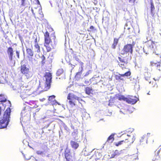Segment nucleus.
Returning <instances> with one entry per match:
<instances>
[{"mask_svg":"<svg viewBox=\"0 0 161 161\" xmlns=\"http://www.w3.org/2000/svg\"><path fill=\"white\" fill-rule=\"evenodd\" d=\"M118 58L119 61H118L117 62L118 64L120 67L123 68V66H124L127 64L128 61L125 59V57L121 56L119 57Z\"/></svg>","mask_w":161,"mask_h":161,"instance_id":"14","label":"nucleus"},{"mask_svg":"<svg viewBox=\"0 0 161 161\" xmlns=\"http://www.w3.org/2000/svg\"><path fill=\"white\" fill-rule=\"evenodd\" d=\"M26 52L27 57L29 58H32L34 55L33 51L30 48H26Z\"/></svg>","mask_w":161,"mask_h":161,"instance_id":"19","label":"nucleus"},{"mask_svg":"<svg viewBox=\"0 0 161 161\" xmlns=\"http://www.w3.org/2000/svg\"><path fill=\"white\" fill-rule=\"evenodd\" d=\"M8 107L4 112L3 118L0 120V129L6 128L9 121V118L11 110L10 107L11 104L10 101H8L7 102Z\"/></svg>","mask_w":161,"mask_h":161,"instance_id":"1","label":"nucleus"},{"mask_svg":"<svg viewBox=\"0 0 161 161\" xmlns=\"http://www.w3.org/2000/svg\"><path fill=\"white\" fill-rule=\"evenodd\" d=\"M102 157V154L98 152H95L94 154L91 157L92 160H99Z\"/></svg>","mask_w":161,"mask_h":161,"instance_id":"18","label":"nucleus"},{"mask_svg":"<svg viewBox=\"0 0 161 161\" xmlns=\"http://www.w3.org/2000/svg\"><path fill=\"white\" fill-rule=\"evenodd\" d=\"M158 11H157L158 12Z\"/></svg>","mask_w":161,"mask_h":161,"instance_id":"49","label":"nucleus"},{"mask_svg":"<svg viewBox=\"0 0 161 161\" xmlns=\"http://www.w3.org/2000/svg\"><path fill=\"white\" fill-rule=\"evenodd\" d=\"M16 54L17 56V58H19V52L18 51H16Z\"/></svg>","mask_w":161,"mask_h":161,"instance_id":"39","label":"nucleus"},{"mask_svg":"<svg viewBox=\"0 0 161 161\" xmlns=\"http://www.w3.org/2000/svg\"><path fill=\"white\" fill-rule=\"evenodd\" d=\"M53 39H54V40H55L56 38V36L54 34V33L53 34Z\"/></svg>","mask_w":161,"mask_h":161,"instance_id":"45","label":"nucleus"},{"mask_svg":"<svg viewBox=\"0 0 161 161\" xmlns=\"http://www.w3.org/2000/svg\"><path fill=\"white\" fill-rule=\"evenodd\" d=\"M74 59L72 61V64L73 66H75V65H76L78 64L77 63H76V61H77L78 63H79L80 61V59L78 58V56H75L74 57Z\"/></svg>","mask_w":161,"mask_h":161,"instance_id":"24","label":"nucleus"},{"mask_svg":"<svg viewBox=\"0 0 161 161\" xmlns=\"http://www.w3.org/2000/svg\"><path fill=\"white\" fill-rule=\"evenodd\" d=\"M121 137L123 138V141L125 143L130 144L133 143L135 140L136 138L135 133L132 132L130 135L123 134L122 135Z\"/></svg>","mask_w":161,"mask_h":161,"instance_id":"6","label":"nucleus"},{"mask_svg":"<svg viewBox=\"0 0 161 161\" xmlns=\"http://www.w3.org/2000/svg\"><path fill=\"white\" fill-rule=\"evenodd\" d=\"M55 96L53 95L49 97L48 101L50 102V103H56V101L55 99Z\"/></svg>","mask_w":161,"mask_h":161,"instance_id":"25","label":"nucleus"},{"mask_svg":"<svg viewBox=\"0 0 161 161\" xmlns=\"http://www.w3.org/2000/svg\"><path fill=\"white\" fill-rule=\"evenodd\" d=\"M70 144L72 148L74 149H76L79 146V143L74 141H71Z\"/></svg>","mask_w":161,"mask_h":161,"instance_id":"22","label":"nucleus"},{"mask_svg":"<svg viewBox=\"0 0 161 161\" xmlns=\"http://www.w3.org/2000/svg\"><path fill=\"white\" fill-rule=\"evenodd\" d=\"M64 155L67 161H70L74 158L75 152L73 153L71 152V150L67 147L64 151Z\"/></svg>","mask_w":161,"mask_h":161,"instance_id":"9","label":"nucleus"},{"mask_svg":"<svg viewBox=\"0 0 161 161\" xmlns=\"http://www.w3.org/2000/svg\"><path fill=\"white\" fill-rule=\"evenodd\" d=\"M44 45L46 48L47 52H49L51 51L52 47L49 46V44L52 42V40L51 39L49 33L46 31L44 33Z\"/></svg>","mask_w":161,"mask_h":161,"instance_id":"7","label":"nucleus"},{"mask_svg":"<svg viewBox=\"0 0 161 161\" xmlns=\"http://www.w3.org/2000/svg\"><path fill=\"white\" fill-rule=\"evenodd\" d=\"M34 42L35 44H38V41L37 38H36L35 39Z\"/></svg>","mask_w":161,"mask_h":161,"instance_id":"42","label":"nucleus"},{"mask_svg":"<svg viewBox=\"0 0 161 161\" xmlns=\"http://www.w3.org/2000/svg\"><path fill=\"white\" fill-rule=\"evenodd\" d=\"M122 77H124L123 75H122V74H120L116 75L115 76V79L119 81H120L121 80H122V81L124 80V79L122 78Z\"/></svg>","mask_w":161,"mask_h":161,"instance_id":"26","label":"nucleus"},{"mask_svg":"<svg viewBox=\"0 0 161 161\" xmlns=\"http://www.w3.org/2000/svg\"><path fill=\"white\" fill-rule=\"evenodd\" d=\"M25 0H21V5H24V3L25 2Z\"/></svg>","mask_w":161,"mask_h":161,"instance_id":"44","label":"nucleus"},{"mask_svg":"<svg viewBox=\"0 0 161 161\" xmlns=\"http://www.w3.org/2000/svg\"><path fill=\"white\" fill-rule=\"evenodd\" d=\"M85 91L86 93L88 95L91 94H93V91L92 87H86L85 88Z\"/></svg>","mask_w":161,"mask_h":161,"instance_id":"20","label":"nucleus"},{"mask_svg":"<svg viewBox=\"0 0 161 161\" xmlns=\"http://www.w3.org/2000/svg\"><path fill=\"white\" fill-rule=\"evenodd\" d=\"M148 138L147 135L143 136L140 140V144H142L145 143H147Z\"/></svg>","mask_w":161,"mask_h":161,"instance_id":"21","label":"nucleus"},{"mask_svg":"<svg viewBox=\"0 0 161 161\" xmlns=\"http://www.w3.org/2000/svg\"><path fill=\"white\" fill-rule=\"evenodd\" d=\"M136 0H129V2L130 3H134Z\"/></svg>","mask_w":161,"mask_h":161,"instance_id":"43","label":"nucleus"},{"mask_svg":"<svg viewBox=\"0 0 161 161\" xmlns=\"http://www.w3.org/2000/svg\"><path fill=\"white\" fill-rule=\"evenodd\" d=\"M79 63L80 64V65L81 69H82V70H83L84 63L82 62L81 61H80V62H79Z\"/></svg>","mask_w":161,"mask_h":161,"instance_id":"38","label":"nucleus"},{"mask_svg":"<svg viewBox=\"0 0 161 161\" xmlns=\"http://www.w3.org/2000/svg\"><path fill=\"white\" fill-rule=\"evenodd\" d=\"M118 99L119 100H124L125 101L126 97H125V96L123 95H119L117 97Z\"/></svg>","mask_w":161,"mask_h":161,"instance_id":"32","label":"nucleus"},{"mask_svg":"<svg viewBox=\"0 0 161 161\" xmlns=\"http://www.w3.org/2000/svg\"><path fill=\"white\" fill-rule=\"evenodd\" d=\"M82 69H81L80 71L77 72L75 76L78 78H80L82 74Z\"/></svg>","mask_w":161,"mask_h":161,"instance_id":"35","label":"nucleus"},{"mask_svg":"<svg viewBox=\"0 0 161 161\" xmlns=\"http://www.w3.org/2000/svg\"><path fill=\"white\" fill-rule=\"evenodd\" d=\"M135 44V42H133L132 44H127L125 45L121 51V54L123 55L129 53L132 54L133 52V47Z\"/></svg>","mask_w":161,"mask_h":161,"instance_id":"5","label":"nucleus"},{"mask_svg":"<svg viewBox=\"0 0 161 161\" xmlns=\"http://www.w3.org/2000/svg\"><path fill=\"white\" fill-rule=\"evenodd\" d=\"M44 77L45 78V82L44 87L42 88V91H45L49 89L51 86V83L52 82V74L50 72H46Z\"/></svg>","mask_w":161,"mask_h":161,"instance_id":"3","label":"nucleus"},{"mask_svg":"<svg viewBox=\"0 0 161 161\" xmlns=\"http://www.w3.org/2000/svg\"><path fill=\"white\" fill-rule=\"evenodd\" d=\"M131 73L130 71H128L125 72V74H123L122 75H123L124 76H130L131 75Z\"/></svg>","mask_w":161,"mask_h":161,"instance_id":"36","label":"nucleus"},{"mask_svg":"<svg viewBox=\"0 0 161 161\" xmlns=\"http://www.w3.org/2000/svg\"><path fill=\"white\" fill-rule=\"evenodd\" d=\"M146 47L147 48L148 51L153 52L155 50L154 43L152 41L149 40L145 42Z\"/></svg>","mask_w":161,"mask_h":161,"instance_id":"13","label":"nucleus"},{"mask_svg":"<svg viewBox=\"0 0 161 161\" xmlns=\"http://www.w3.org/2000/svg\"><path fill=\"white\" fill-rule=\"evenodd\" d=\"M25 107H24L22 111V113H28L30 114L31 112V109H32L31 107H30L28 105H27L25 103L24 104Z\"/></svg>","mask_w":161,"mask_h":161,"instance_id":"17","label":"nucleus"},{"mask_svg":"<svg viewBox=\"0 0 161 161\" xmlns=\"http://www.w3.org/2000/svg\"><path fill=\"white\" fill-rule=\"evenodd\" d=\"M160 150H156L155 151V155L157 156H159V157H161V154L159 155Z\"/></svg>","mask_w":161,"mask_h":161,"instance_id":"37","label":"nucleus"},{"mask_svg":"<svg viewBox=\"0 0 161 161\" xmlns=\"http://www.w3.org/2000/svg\"><path fill=\"white\" fill-rule=\"evenodd\" d=\"M14 51L12 47H9L7 48V53L9 60L11 61L13 60L14 57Z\"/></svg>","mask_w":161,"mask_h":161,"instance_id":"16","label":"nucleus"},{"mask_svg":"<svg viewBox=\"0 0 161 161\" xmlns=\"http://www.w3.org/2000/svg\"><path fill=\"white\" fill-rule=\"evenodd\" d=\"M20 70L21 74L25 76L27 79H29L32 76V74L30 69L25 64L21 65Z\"/></svg>","mask_w":161,"mask_h":161,"instance_id":"4","label":"nucleus"},{"mask_svg":"<svg viewBox=\"0 0 161 161\" xmlns=\"http://www.w3.org/2000/svg\"><path fill=\"white\" fill-rule=\"evenodd\" d=\"M89 82L88 81H86V83H88Z\"/></svg>","mask_w":161,"mask_h":161,"instance_id":"47","label":"nucleus"},{"mask_svg":"<svg viewBox=\"0 0 161 161\" xmlns=\"http://www.w3.org/2000/svg\"><path fill=\"white\" fill-rule=\"evenodd\" d=\"M7 101V99L3 94H0V103L4 102Z\"/></svg>","mask_w":161,"mask_h":161,"instance_id":"27","label":"nucleus"},{"mask_svg":"<svg viewBox=\"0 0 161 161\" xmlns=\"http://www.w3.org/2000/svg\"><path fill=\"white\" fill-rule=\"evenodd\" d=\"M113 100L112 99H110L109 100V105H113L112 103H113Z\"/></svg>","mask_w":161,"mask_h":161,"instance_id":"40","label":"nucleus"},{"mask_svg":"<svg viewBox=\"0 0 161 161\" xmlns=\"http://www.w3.org/2000/svg\"><path fill=\"white\" fill-rule=\"evenodd\" d=\"M67 99L69 100V104L71 107H73L76 105V100L79 101L80 98L74 94L69 93L68 94Z\"/></svg>","mask_w":161,"mask_h":161,"instance_id":"8","label":"nucleus"},{"mask_svg":"<svg viewBox=\"0 0 161 161\" xmlns=\"http://www.w3.org/2000/svg\"><path fill=\"white\" fill-rule=\"evenodd\" d=\"M63 72L64 71L62 69H59L57 71L56 75L57 76H60L63 73Z\"/></svg>","mask_w":161,"mask_h":161,"instance_id":"31","label":"nucleus"},{"mask_svg":"<svg viewBox=\"0 0 161 161\" xmlns=\"http://www.w3.org/2000/svg\"><path fill=\"white\" fill-rule=\"evenodd\" d=\"M151 65L153 67H154L155 69L158 71V72L159 74V75L156 78H154L153 79L154 81H149V84H151V85L153 86H155L157 85L156 81L158 80L161 76V61L158 62H156L154 61H152L150 62Z\"/></svg>","mask_w":161,"mask_h":161,"instance_id":"2","label":"nucleus"},{"mask_svg":"<svg viewBox=\"0 0 161 161\" xmlns=\"http://www.w3.org/2000/svg\"><path fill=\"white\" fill-rule=\"evenodd\" d=\"M90 29L91 30H93L94 29V27L92 25V26H90Z\"/></svg>","mask_w":161,"mask_h":161,"instance_id":"46","label":"nucleus"},{"mask_svg":"<svg viewBox=\"0 0 161 161\" xmlns=\"http://www.w3.org/2000/svg\"><path fill=\"white\" fill-rule=\"evenodd\" d=\"M32 97H28L27 98L25 99L24 101L27 105H28L32 108H36L38 106L36 104V101L32 100Z\"/></svg>","mask_w":161,"mask_h":161,"instance_id":"11","label":"nucleus"},{"mask_svg":"<svg viewBox=\"0 0 161 161\" xmlns=\"http://www.w3.org/2000/svg\"><path fill=\"white\" fill-rule=\"evenodd\" d=\"M35 49V52L38 53H40L41 52L40 47L39 44H35L34 45Z\"/></svg>","mask_w":161,"mask_h":161,"instance_id":"30","label":"nucleus"},{"mask_svg":"<svg viewBox=\"0 0 161 161\" xmlns=\"http://www.w3.org/2000/svg\"><path fill=\"white\" fill-rule=\"evenodd\" d=\"M150 6L149 7L150 14L153 19H154L156 16H158L157 12L155 10L153 1L150 0Z\"/></svg>","mask_w":161,"mask_h":161,"instance_id":"10","label":"nucleus"},{"mask_svg":"<svg viewBox=\"0 0 161 161\" xmlns=\"http://www.w3.org/2000/svg\"><path fill=\"white\" fill-rule=\"evenodd\" d=\"M119 39V38H114L113 43L111 46V47L113 49H114L116 48V47L118 43Z\"/></svg>","mask_w":161,"mask_h":161,"instance_id":"23","label":"nucleus"},{"mask_svg":"<svg viewBox=\"0 0 161 161\" xmlns=\"http://www.w3.org/2000/svg\"><path fill=\"white\" fill-rule=\"evenodd\" d=\"M125 101L128 103L134 104L137 101V98L135 96H128L126 97Z\"/></svg>","mask_w":161,"mask_h":161,"instance_id":"15","label":"nucleus"},{"mask_svg":"<svg viewBox=\"0 0 161 161\" xmlns=\"http://www.w3.org/2000/svg\"><path fill=\"white\" fill-rule=\"evenodd\" d=\"M114 135H111L108 138L107 142L109 143H112L114 140Z\"/></svg>","mask_w":161,"mask_h":161,"instance_id":"28","label":"nucleus"},{"mask_svg":"<svg viewBox=\"0 0 161 161\" xmlns=\"http://www.w3.org/2000/svg\"><path fill=\"white\" fill-rule=\"evenodd\" d=\"M33 91L31 89H25L20 92V97L24 100L27 98L28 97H32L30 95L33 93Z\"/></svg>","mask_w":161,"mask_h":161,"instance_id":"12","label":"nucleus"},{"mask_svg":"<svg viewBox=\"0 0 161 161\" xmlns=\"http://www.w3.org/2000/svg\"><path fill=\"white\" fill-rule=\"evenodd\" d=\"M36 153L37 154L39 155H41L43 154V152L42 151H38L36 152Z\"/></svg>","mask_w":161,"mask_h":161,"instance_id":"41","label":"nucleus"},{"mask_svg":"<svg viewBox=\"0 0 161 161\" xmlns=\"http://www.w3.org/2000/svg\"><path fill=\"white\" fill-rule=\"evenodd\" d=\"M147 53H146V54H147Z\"/></svg>","mask_w":161,"mask_h":161,"instance_id":"48","label":"nucleus"},{"mask_svg":"<svg viewBox=\"0 0 161 161\" xmlns=\"http://www.w3.org/2000/svg\"><path fill=\"white\" fill-rule=\"evenodd\" d=\"M41 64L42 65H43L46 62V58L45 57L44 55H42V56L41 57Z\"/></svg>","mask_w":161,"mask_h":161,"instance_id":"33","label":"nucleus"},{"mask_svg":"<svg viewBox=\"0 0 161 161\" xmlns=\"http://www.w3.org/2000/svg\"><path fill=\"white\" fill-rule=\"evenodd\" d=\"M124 143H124V141L123 140H121L119 142H118L115 143L114 145L115 146H118Z\"/></svg>","mask_w":161,"mask_h":161,"instance_id":"34","label":"nucleus"},{"mask_svg":"<svg viewBox=\"0 0 161 161\" xmlns=\"http://www.w3.org/2000/svg\"><path fill=\"white\" fill-rule=\"evenodd\" d=\"M130 158L132 160H138V156L137 153L133 154L131 156Z\"/></svg>","mask_w":161,"mask_h":161,"instance_id":"29","label":"nucleus"}]
</instances>
